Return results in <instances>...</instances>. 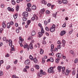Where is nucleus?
Wrapping results in <instances>:
<instances>
[{
	"instance_id": "c756f323",
	"label": "nucleus",
	"mask_w": 78,
	"mask_h": 78,
	"mask_svg": "<svg viewBox=\"0 0 78 78\" xmlns=\"http://www.w3.org/2000/svg\"><path fill=\"white\" fill-rule=\"evenodd\" d=\"M16 9V11H18L19 9V5H17Z\"/></svg>"
},
{
	"instance_id": "69168bd1",
	"label": "nucleus",
	"mask_w": 78,
	"mask_h": 78,
	"mask_svg": "<svg viewBox=\"0 0 78 78\" xmlns=\"http://www.w3.org/2000/svg\"><path fill=\"white\" fill-rule=\"evenodd\" d=\"M57 47L58 49H60V48H61V45H58L57 46Z\"/></svg>"
},
{
	"instance_id": "864d4df0",
	"label": "nucleus",
	"mask_w": 78,
	"mask_h": 78,
	"mask_svg": "<svg viewBox=\"0 0 78 78\" xmlns=\"http://www.w3.org/2000/svg\"><path fill=\"white\" fill-rule=\"evenodd\" d=\"M42 42L43 44H46V42H45V40H44Z\"/></svg>"
},
{
	"instance_id": "ddd939ff",
	"label": "nucleus",
	"mask_w": 78,
	"mask_h": 78,
	"mask_svg": "<svg viewBox=\"0 0 78 78\" xmlns=\"http://www.w3.org/2000/svg\"><path fill=\"white\" fill-rule=\"evenodd\" d=\"M2 26L3 28H6V24L4 22H2Z\"/></svg>"
},
{
	"instance_id": "bb28decb",
	"label": "nucleus",
	"mask_w": 78,
	"mask_h": 78,
	"mask_svg": "<svg viewBox=\"0 0 78 78\" xmlns=\"http://www.w3.org/2000/svg\"><path fill=\"white\" fill-rule=\"evenodd\" d=\"M12 3L13 5H14L16 4V2L14 0H12Z\"/></svg>"
},
{
	"instance_id": "2eb2a0df",
	"label": "nucleus",
	"mask_w": 78,
	"mask_h": 78,
	"mask_svg": "<svg viewBox=\"0 0 78 78\" xmlns=\"http://www.w3.org/2000/svg\"><path fill=\"white\" fill-rule=\"evenodd\" d=\"M41 3H42L43 4H44V5H46L47 4V2L45 1V0H42Z\"/></svg>"
},
{
	"instance_id": "f257e3e1",
	"label": "nucleus",
	"mask_w": 78,
	"mask_h": 78,
	"mask_svg": "<svg viewBox=\"0 0 78 78\" xmlns=\"http://www.w3.org/2000/svg\"><path fill=\"white\" fill-rule=\"evenodd\" d=\"M48 72L49 73H54V70H53V67H50V68L48 69Z\"/></svg>"
},
{
	"instance_id": "a878e982",
	"label": "nucleus",
	"mask_w": 78,
	"mask_h": 78,
	"mask_svg": "<svg viewBox=\"0 0 78 78\" xmlns=\"http://www.w3.org/2000/svg\"><path fill=\"white\" fill-rule=\"evenodd\" d=\"M40 53L41 55H43V53H44V50L42 49H41L40 51Z\"/></svg>"
},
{
	"instance_id": "de8ad7c7",
	"label": "nucleus",
	"mask_w": 78,
	"mask_h": 78,
	"mask_svg": "<svg viewBox=\"0 0 78 78\" xmlns=\"http://www.w3.org/2000/svg\"><path fill=\"white\" fill-rule=\"evenodd\" d=\"M27 25H29V24H30V23H31V21L30 20H28L27 21Z\"/></svg>"
},
{
	"instance_id": "0e129e2a",
	"label": "nucleus",
	"mask_w": 78,
	"mask_h": 78,
	"mask_svg": "<svg viewBox=\"0 0 78 78\" xmlns=\"http://www.w3.org/2000/svg\"><path fill=\"white\" fill-rule=\"evenodd\" d=\"M70 53H71V54H72V55H73V54H74L73 51H70Z\"/></svg>"
},
{
	"instance_id": "13d9d810",
	"label": "nucleus",
	"mask_w": 78,
	"mask_h": 78,
	"mask_svg": "<svg viewBox=\"0 0 78 78\" xmlns=\"http://www.w3.org/2000/svg\"><path fill=\"white\" fill-rule=\"evenodd\" d=\"M16 32L17 33H19V30L17 29H16Z\"/></svg>"
},
{
	"instance_id": "5701e85b",
	"label": "nucleus",
	"mask_w": 78,
	"mask_h": 78,
	"mask_svg": "<svg viewBox=\"0 0 78 78\" xmlns=\"http://www.w3.org/2000/svg\"><path fill=\"white\" fill-rule=\"evenodd\" d=\"M35 67L36 69H39V66L37 65H35Z\"/></svg>"
},
{
	"instance_id": "49530a36",
	"label": "nucleus",
	"mask_w": 78,
	"mask_h": 78,
	"mask_svg": "<svg viewBox=\"0 0 78 78\" xmlns=\"http://www.w3.org/2000/svg\"><path fill=\"white\" fill-rule=\"evenodd\" d=\"M3 75V72L0 71V76H1V75Z\"/></svg>"
},
{
	"instance_id": "338daca9",
	"label": "nucleus",
	"mask_w": 78,
	"mask_h": 78,
	"mask_svg": "<svg viewBox=\"0 0 78 78\" xmlns=\"http://www.w3.org/2000/svg\"><path fill=\"white\" fill-rule=\"evenodd\" d=\"M62 70H63V71L66 70V68H65V67H63L62 68Z\"/></svg>"
},
{
	"instance_id": "7ed1b4c3",
	"label": "nucleus",
	"mask_w": 78,
	"mask_h": 78,
	"mask_svg": "<svg viewBox=\"0 0 78 78\" xmlns=\"http://www.w3.org/2000/svg\"><path fill=\"white\" fill-rule=\"evenodd\" d=\"M70 72H71V70H69L68 69H66V71L65 74L67 76L69 75V74L70 73Z\"/></svg>"
},
{
	"instance_id": "f3484780",
	"label": "nucleus",
	"mask_w": 78,
	"mask_h": 78,
	"mask_svg": "<svg viewBox=\"0 0 78 78\" xmlns=\"http://www.w3.org/2000/svg\"><path fill=\"white\" fill-rule=\"evenodd\" d=\"M62 2L63 4H67V0H62Z\"/></svg>"
},
{
	"instance_id": "774afa93",
	"label": "nucleus",
	"mask_w": 78,
	"mask_h": 78,
	"mask_svg": "<svg viewBox=\"0 0 78 78\" xmlns=\"http://www.w3.org/2000/svg\"><path fill=\"white\" fill-rule=\"evenodd\" d=\"M12 78H16V76L15 75H13L12 76Z\"/></svg>"
},
{
	"instance_id": "a18cd8bd",
	"label": "nucleus",
	"mask_w": 78,
	"mask_h": 78,
	"mask_svg": "<svg viewBox=\"0 0 78 78\" xmlns=\"http://www.w3.org/2000/svg\"><path fill=\"white\" fill-rule=\"evenodd\" d=\"M3 31V29L1 28L0 29V33H2V31Z\"/></svg>"
},
{
	"instance_id": "8fccbe9b",
	"label": "nucleus",
	"mask_w": 78,
	"mask_h": 78,
	"mask_svg": "<svg viewBox=\"0 0 78 78\" xmlns=\"http://www.w3.org/2000/svg\"><path fill=\"white\" fill-rule=\"evenodd\" d=\"M46 13L47 14H50V11L49 10H47L46 12Z\"/></svg>"
},
{
	"instance_id": "9d476101",
	"label": "nucleus",
	"mask_w": 78,
	"mask_h": 78,
	"mask_svg": "<svg viewBox=\"0 0 78 78\" xmlns=\"http://www.w3.org/2000/svg\"><path fill=\"white\" fill-rule=\"evenodd\" d=\"M45 9H42L40 11L41 14H44V12H45Z\"/></svg>"
},
{
	"instance_id": "58836bf2",
	"label": "nucleus",
	"mask_w": 78,
	"mask_h": 78,
	"mask_svg": "<svg viewBox=\"0 0 78 78\" xmlns=\"http://www.w3.org/2000/svg\"><path fill=\"white\" fill-rule=\"evenodd\" d=\"M45 29L46 30V31H48L50 30V29H48V27H45Z\"/></svg>"
},
{
	"instance_id": "2f4dec72",
	"label": "nucleus",
	"mask_w": 78,
	"mask_h": 78,
	"mask_svg": "<svg viewBox=\"0 0 78 78\" xmlns=\"http://www.w3.org/2000/svg\"><path fill=\"white\" fill-rule=\"evenodd\" d=\"M23 41V39H22L21 40H20L19 41V43L20 44H21L22 43V42Z\"/></svg>"
},
{
	"instance_id": "6ab92c4d",
	"label": "nucleus",
	"mask_w": 78,
	"mask_h": 78,
	"mask_svg": "<svg viewBox=\"0 0 78 78\" xmlns=\"http://www.w3.org/2000/svg\"><path fill=\"white\" fill-rule=\"evenodd\" d=\"M58 58H61V54L58 53L56 54Z\"/></svg>"
},
{
	"instance_id": "680f3d73",
	"label": "nucleus",
	"mask_w": 78,
	"mask_h": 78,
	"mask_svg": "<svg viewBox=\"0 0 78 78\" xmlns=\"http://www.w3.org/2000/svg\"><path fill=\"white\" fill-rule=\"evenodd\" d=\"M6 37H4L3 38V41H6Z\"/></svg>"
},
{
	"instance_id": "0eeeda50",
	"label": "nucleus",
	"mask_w": 78,
	"mask_h": 78,
	"mask_svg": "<svg viewBox=\"0 0 78 78\" xmlns=\"http://www.w3.org/2000/svg\"><path fill=\"white\" fill-rule=\"evenodd\" d=\"M62 67L61 66H58L57 68V70H58L59 72H61V69H62Z\"/></svg>"
},
{
	"instance_id": "c85d7f7f",
	"label": "nucleus",
	"mask_w": 78,
	"mask_h": 78,
	"mask_svg": "<svg viewBox=\"0 0 78 78\" xmlns=\"http://www.w3.org/2000/svg\"><path fill=\"white\" fill-rule=\"evenodd\" d=\"M11 46V51H14L15 50V49L14 48V45H12Z\"/></svg>"
},
{
	"instance_id": "1a4fd4ad",
	"label": "nucleus",
	"mask_w": 78,
	"mask_h": 78,
	"mask_svg": "<svg viewBox=\"0 0 78 78\" xmlns=\"http://www.w3.org/2000/svg\"><path fill=\"white\" fill-rule=\"evenodd\" d=\"M9 46H12V41L11 39H10L9 41Z\"/></svg>"
},
{
	"instance_id": "f704fd0d",
	"label": "nucleus",
	"mask_w": 78,
	"mask_h": 78,
	"mask_svg": "<svg viewBox=\"0 0 78 78\" xmlns=\"http://www.w3.org/2000/svg\"><path fill=\"white\" fill-rule=\"evenodd\" d=\"M72 75L73 76L75 75V70H73L72 71Z\"/></svg>"
},
{
	"instance_id": "aec40b11",
	"label": "nucleus",
	"mask_w": 78,
	"mask_h": 78,
	"mask_svg": "<svg viewBox=\"0 0 78 78\" xmlns=\"http://www.w3.org/2000/svg\"><path fill=\"white\" fill-rule=\"evenodd\" d=\"M33 60L35 63H37V58H34V59L33 58Z\"/></svg>"
},
{
	"instance_id": "3c124183",
	"label": "nucleus",
	"mask_w": 78,
	"mask_h": 78,
	"mask_svg": "<svg viewBox=\"0 0 78 78\" xmlns=\"http://www.w3.org/2000/svg\"><path fill=\"white\" fill-rule=\"evenodd\" d=\"M47 23H48V22L46 21H44V24L45 25H47Z\"/></svg>"
},
{
	"instance_id": "052dcab7",
	"label": "nucleus",
	"mask_w": 78,
	"mask_h": 78,
	"mask_svg": "<svg viewBox=\"0 0 78 78\" xmlns=\"http://www.w3.org/2000/svg\"><path fill=\"white\" fill-rule=\"evenodd\" d=\"M17 60L16 59L14 62V64H17Z\"/></svg>"
},
{
	"instance_id": "473e14b6",
	"label": "nucleus",
	"mask_w": 78,
	"mask_h": 78,
	"mask_svg": "<svg viewBox=\"0 0 78 78\" xmlns=\"http://www.w3.org/2000/svg\"><path fill=\"white\" fill-rule=\"evenodd\" d=\"M51 51H53V49L54 48V45L53 44H52L51 45Z\"/></svg>"
},
{
	"instance_id": "7c9ffc66",
	"label": "nucleus",
	"mask_w": 78,
	"mask_h": 78,
	"mask_svg": "<svg viewBox=\"0 0 78 78\" xmlns=\"http://www.w3.org/2000/svg\"><path fill=\"white\" fill-rule=\"evenodd\" d=\"M23 20L24 22H25V21H27V18L23 17Z\"/></svg>"
},
{
	"instance_id": "423d86ee",
	"label": "nucleus",
	"mask_w": 78,
	"mask_h": 78,
	"mask_svg": "<svg viewBox=\"0 0 78 78\" xmlns=\"http://www.w3.org/2000/svg\"><path fill=\"white\" fill-rule=\"evenodd\" d=\"M23 47L24 48H27V50H29V46L27 44H24Z\"/></svg>"
},
{
	"instance_id": "c03bdc74",
	"label": "nucleus",
	"mask_w": 78,
	"mask_h": 78,
	"mask_svg": "<svg viewBox=\"0 0 78 78\" xmlns=\"http://www.w3.org/2000/svg\"><path fill=\"white\" fill-rule=\"evenodd\" d=\"M10 68V65H8L6 67V69L7 70H8Z\"/></svg>"
},
{
	"instance_id": "c9c22d12",
	"label": "nucleus",
	"mask_w": 78,
	"mask_h": 78,
	"mask_svg": "<svg viewBox=\"0 0 78 78\" xmlns=\"http://www.w3.org/2000/svg\"><path fill=\"white\" fill-rule=\"evenodd\" d=\"M27 6L29 8H30V6H31V4L30 3H28L27 5Z\"/></svg>"
},
{
	"instance_id": "e2e57ef3",
	"label": "nucleus",
	"mask_w": 78,
	"mask_h": 78,
	"mask_svg": "<svg viewBox=\"0 0 78 78\" xmlns=\"http://www.w3.org/2000/svg\"><path fill=\"white\" fill-rule=\"evenodd\" d=\"M4 62H3V60H2L0 61V64H3V63Z\"/></svg>"
},
{
	"instance_id": "b1692460",
	"label": "nucleus",
	"mask_w": 78,
	"mask_h": 78,
	"mask_svg": "<svg viewBox=\"0 0 78 78\" xmlns=\"http://www.w3.org/2000/svg\"><path fill=\"white\" fill-rule=\"evenodd\" d=\"M57 13H58L57 12H56L55 14H53L52 15L54 17H56V15H57Z\"/></svg>"
},
{
	"instance_id": "72a5a7b5",
	"label": "nucleus",
	"mask_w": 78,
	"mask_h": 78,
	"mask_svg": "<svg viewBox=\"0 0 78 78\" xmlns=\"http://www.w3.org/2000/svg\"><path fill=\"white\" fill-rule=\"evenodd\" d=\"M27 11H31V9L30 7L27 8L26 9Z\"/></svg>"
},
{
	"instance_id": "603ef678",
	"label": "nucleus",
	"mask_w": 78,
	"mask_h": 78,
	"mask_svg": "<svg viewBox=\"0 0 78 78\" xmlns=\"http://www.w3.org/2000/svg\"><path fill=\"white\" fill-rule=\"evenodd\" d=\"M73 32V30H71L70 31H69V34H72V33Z\"/></svg>"
},
{
	"instance_id": "bf43d9fd",
	"label": "nucleus",
	"mask_w": 78,
	"mask_h": 78,
	"mask_svg": "<svg viewBox=\"0 0 78 78\" xmlns=\"http://www.w3.org/2000/svg\"><path fill=\"white\" fill-rule=\"evenodd\" d=\"M1 8H4V5L3 4H2L1 5Z\"/></svg>"
},
{
	"instance_id": "4d7b16f0",
	"label": "nucleus",
	"mask_w": 78,
	"mask_h": 78,
	"mask_svg": "<svg viewBox=\"0 0 78 78\" xmlns=\"http://www.w3.org/2000/svg\"><path fill=\"white\" fill-rule=\"evenodd\" d=\"M41 32L43 34L44 33H45V31H44V29L41 30Z\"/></svg>"
},
{
	"instance_id": "ea45409f",
	"label": "nucleus",
	"mask_w": 78,
	"mask_h": 78,
	"mask_svg": "<svg viewBox=\"0 0 78 78\" xmlns=\"http://www.w3.org/2000/svg\"><path fill=\"white\" fill-rule=\"evenodd\" d=\"M57 44L59 45H61V44H62V43H61V42L58 40L57 42Z\"/></svg>"
},
{
	"instance_id": "9b49d317",
	"label": "nucleus",
	"mask_w": 78,
	"mask_h": 78,
	"mask_svg": "<svg viewBox=\"0 0 78 78\" xmlns=\"http://www.w3.org/2000/svg\"><path fill=\"white\" fill-rule=\"evenodd\" d=\"M65 33H66V32L63 30L61 32L60 35L61 36H63V35H64V34H65Z\"/></svg>"
},
{
	"instance_id": "09e8293b",
	"label": "nucleus",
	"mask_w": 78,
	"mask_h": 78,
	"mask_svg": "<svg viewBox=\"0 0 78 78\" xmlns=\"http://www.w3.org/2000/svg\"><path fill=\"white\" fill-rule=\"evenodd\" d=\"M23 71L24 72H27V69H26L24 68V69H23Z\"/></svg>"
},
{
	"instance_id": "f03ea898",
	"label": "nucleus",
	"mask_w": 78,
	"mask_h": 78,
	"mask_svg": "<svg viewBox=\"0 0 78 78\" xmlns=\"http://www.w3.org/2000/svg\"><path fill=\"white\" fill-rule=\"evenodd\" d=\"M35 19L37 20L38 19V17H37V16H36V14H34L33 15V17L31 18V20H35Z\"/></svg>"
},
{
	"instance_id": "37998d69",
	"label": "nucleus",
	"mask_w": 78,
	"mask_h": 78,
	"mask_svg": "<svg viewBox=\"0 0 78 78\" xmlns=\"http://www.w3.org/2000/svg\"><path fill=\"white\" fill-rule=\"evenodd\" d=\"M42 64H44V63L45 62V60L44 59V58H42Z\"/></svg>"
},
{
	"instance_id": "e433bc0d",
	"label": "nucleus",
	"mask_w": 78,
	"mask_h": 78,
	"mask_svg": "<svg viewBox=\"0 0 78 78\" xmlns=\"http://www.w3.org/2000/svg\"><path fill=\"white\" fill-rule=\"evenodd\" d=\"M29 58L30 59V60H33V56L31 55H30L29 56Z\"/></svg>"
},
{
	"instance_id": "cd10ccee",
	"label": "nucleus",
	"mask_w": 78,
	"mask_h": 78,
	"mask_svg": "<svg viewBox=\"0 0 78 78\" xmlns=\"http://www.w3.org/2000/svg\"><path fill=\"white\" fill-rule=\"evenodd\" d=\"M50 61L51 62H54V59H53L52 57H51L50 59Z\"/></svg>"
},
{
	"instance_id": "4c0bfd02",
	"label": "nucleus",
	"mask_w": 78,
	"mask_h": 78,
	"mask_svg": "<svg viewBox=\"0 0 78 78\" xmlns=\"http://www.w3.org/2000/svg\"><path fill=\"white\" fill-rule=\"evenodd\" d=\"M9 24L11 25H14V22L13 21H11L9 23Z\"/></svg>"
},
{
	"instance_id": "5fc2aeb1",
	"label": "nucleus",
	"mask_w": 78,
	"mask_h": 78,
	"mask_svg": "<svg viewBox=\"0 0 78 78\" xmlns=\"http://www.w3.org/2000/svg\"><path fill=\"white\" fill-rule=\"evenodd\" d=\"M9 11H12V12H14V9L10 8Z\"/></svg>"
},
{
	"instance_id": "412c9836",
	"label": "nucleus",
	"mask_w": 78,
	"mask_h": 78,
	"mask_svg": "<svg viewBox=\"0 0 78 78\" xmlns=\"http://www.w3.org/2000/svg\"><path fill=\"white\" fill-rule=\"evenodd\" d=\"M31 34H32V36H34L35 35V34H36V32H35L34 31H33L32 32Z\"/></svg>"
},
{
	"instance_id": "6e6552de",
	"label": "nucleus",
	"mask_w": 78,
	"mask_h": 78,
	"mask_svg": "<svg viewBox=\"0 0 78 78\" xmlns=\"http://www.w3.org/2000/svg\"><path fill=\"white\" fill-rule=\"evenodd\" d=\"M25 63L26 65H29V64H30V60L27 59L26 60L25 62Z\"/></svg>"
},
{
	"instance_id": "a19ab883",
	"label": "nucleus",
	"mask_w": 78,
	"mask_h": 78,
	"mask_svg": "<svg viewBox=\"0 0 78 78\" xmlns=\"http://www.w3.org/2000/svg\"><path fill=\"white\" fill-rule=\"evenodd\" d=\"M13 16L14 19H17V15L16 14L13 15Z\"/></svg>"
},
{
	"instance_id": "dca6fc26",
	"label": "nucleus",
	"mask_w": 78,
	"mask_h": 78,
	"mask_svg": "<svg viewBox=\"0 0 78 78\" xmlns=\"http://www.w3.org/2000/svg\"><path fill=\"white\" fill-rule=\"evenodd\" d=\"M55 31V29L53 27L50 28V31L51 32H54V31Z\"/></svg>"
},
{
	"instance_id": "20e7f679",
	"label": "nucleus",
	"mask_w": 78,
	"mask_h": 78,
	"mask_svg": "<svg viewBox=\"0 0 78 78\" xmlns=\"http://www.w3.org/2000/svg\"><path fill=\"white\" fill-rule=\"evenodd\" d=\"M23 16L24 17H27L28 16V12H24L23 14Z\"/></svg>"
},
{
	"instance_id": "6e6d98bb",
	"label": "nucleus",
	"mask_w": 78,
	"mask_h": 78,
	"mask_svg": "<svg viewBox=\"0 0 78 78\" xmlns=\"http://www.w3.org/2000/svg\"><path fill=\"white\" fill-rule=\"evenodd\" d=\"M66 23H64L63 24L62 26V27H66Z\"/></svg>"
},
{
	"instance_id": "79ce46f5",
	"label": "nucleus",
	"mask_w": 78,
	"mask_h": 78,
	"mask_svg": "<svg viewBox=\"0 0 78 78\" xmlns=\"http://www.w3.org/2000/svg\"><path fill=\"white\" fill-rule=\"evenodd\" d=\"M78 62V59L77 58H76L75 59L74 62L75 64H76Z\"/></svg>"
},
{
	"instance_id": "a211bd4d",
	"label": "nucleus",
	"mask_w": 78,
	"mask_h": 78,
	"mask_svg": "<svg viewBox=\"0 0 78 78\" xmlns=\"http://www.w3.org/2000/svg\"><path fill=\"white\" fill-rule=\"evenodd\" d=\"M11 27V25L9 24V23H8L7 24V28H10Z\"/></svg>"
},
{
	"instance_id": "393cba45",
	"label": "nucleus",
	"mask_w": 78,
	"mask_h": 78,
	"mask_svg": "<svg viewBox=\"0 0 78 78\" xmlns=\"http://www.w3.org/2000/svg\"><path fill=\"white\" fill-rule=\"evenodd\" d=\"M38 34H39V36H40V37H42L43 35V34L41 32H39Z\"/></svg>"
},
{
	"instance_id": "4be33fe9",
	"label": "nucleus",
	"mask_w": 78,
	"mask_h": 78,
	"mask_svg": "<svg viewBox=\"0 0 78 78\" xmlns=\"http://www.w3.org/2000/svg\"><path fill=\"white\" fill-rule=\"evenodd\" d=\"M32 9H33V10H35V9H36V7L35 5H33L32 7Z\"/></svg>"
},
{
	"instance_id": "4468645a",
	"label": "nucleus",
	"mask_w": 78,
	"mask_h": 78,
	"mask_svg": "<svg viewBox=\"0 0 78 78\" xmlns=\"http://www.w3.org/2000/svg\"><path fill=\"white\" fill-rule=\"evenodd\" d=\"M29 47L30 49H33V44L31 43H30L29 44Z\"/></svg>"
},
{
	"instance_id": "f8f14e48",
	"label": "nucleus",
	"mask_w": 78,
	"mask_h": 78,
	"mask_svg": "<svg viewBox=\"0 0 78 78\" xmlns=\"http://www.w3.org/2000/svg\"><path fill=\"white\" fill-rule=\"evenodd\" d=\"M62 47H65V44H66V41L64 40H63L62 41Z\"/></svg>"
},
{
	"instance_id": "39448f33",
	"label": "nucleus",
	"mask_w": 78,
	"mask_h": 78,
	"mask_svg": "<svg viewBox=\"0 0 78 78\" xmlns=\"http://www.w3.org/2000/svg\"><path fill=\"white\" fill-rule=\"evenodd\" d=\"M42 72H43V70H41L40 71V73H38L37 75L38 76L41 77L42 76Z\"/></svg>"
}]
</instances>
